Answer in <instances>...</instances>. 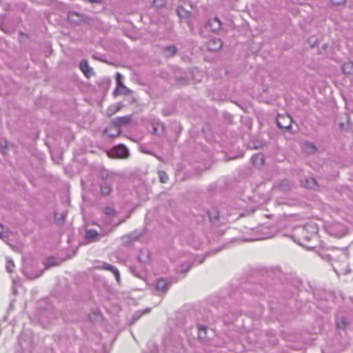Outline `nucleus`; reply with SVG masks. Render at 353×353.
I'll list each match as a JSON object with an SVG mask.
<instances>
[{
	"mask_svg": "<svg viewBox=\"0 0 353 353\" xmlns=\"http://www.w3.org/2000/svg\"><path fill=\"white\" fill-rule=\"evenodd\" d=\"M317 225L314 223H307L304 225L297 226L292 234V238L298 244L310 250L315 245H308L307 243L317 240Z\"/></svg>",
	"mask_w": 353,
	"mask_h": 353,
	"instance_id": "obj_1",
	"label": "nucleus"
},
{
	"mask_svg": "<svg viewBox=\"0 0 353 353\" xmlns=\"http://www.w3.org/2000/svg\"><path fill=\"white\" fill-rule=\"evenodd\" d=\"M122 78V75L117 72L116 76L117 88L114 91V94L115 96L121 94L130 95L132 93V90L123 83Z\"/></svg>",
	"mask_w": 353,
	"mask_h": 353,
	"instance_id": "obj_2",
	"label": "nucleus"
},
{
	"mask_svg": "<svg viewBox=\"0 0 353 353\" xmlns=\"http://www.w3.org/2000/svg\"><path fill=\"white\" fill-rule=\"evenodd\" d=\"M276 123L280 128L290 130L292 123V119L289 115H279L276 119Z\"/></svg>",
	"mask_w": 353,
	"mask_h": 353,
	"instance_id": "obj_3",
	"label": "nucleus"
},
{
	"mask_svg": "<svg viewBox=\"0 0 353 353\" xmlns=\"http://www.w3.org/2000/svg\"><path fill=\"white\" fill-rule=\"evenodd\" d=\"M112 152L118 158H126L129 155L128 149L123 144H119L114 146Z\"/></svg>",
	"mask_w": 353,
	"mask_h": 353,
	"instance_id": "obj_4",
	"label": "nucleus"
},
{
	"mask_svg": "<svg viewBox=\"0 0 353 353\" xmlns=\"http://www.w3.org/2000/svg\"><path fill=\"white\" fill-rule=\"evenodd\" d=\"M221 28V22L218 17H214L208 20L205 24V28L211 32H216Z\"/></svg>",
	"mask_w": 353,
	"mask_h": 353,
	"instance_id": "obj_5",
	"label": "nucleus"
},
{
	"mask_svg": "<svg viewBox=\"0 0 353 353\" xmlns=\"http://www.w3.org/2000/svg\"><path fill=\"white\" fill-rule=\"evenodd\" d=\"M223 43L220 39L212 38L206 43V47L209 51H217L222 47Z\"/></svg>",
	"mask_w": 353,
	"mask_h": 353,
	"instance_id": "obj_6",
	"label": "nucleus"
},
{
	"mask_svg": "<svg viewBox=\"0 0 353 353\" xmlns=\"http://www.w3.org/2000/svg\"><path fill=\"white\" fill-rule=\"evenodd\" d=\"M120 133H121V129L119 128L118 127H117L116 125H114L112 123L110 125L107 127L103 132V134L105 136H108L111 138H114V137H118L120 134Z\"/></svg>",
	"mask_w": 353,
	"mask_h": 353,
	"instance_id": "obj_7",
	"label": "nucleus"
},
{
	"mask_svg": "<svg viewBox=\"0 0 353 353\" xmlns=\"http://www.w3.org/2000/svg\"><path fill=\"white\" fill-rule=\"evenodd\" d=\"M79 67L86 77L90 78L94 75V72L93 71V69L90 67L87 60H82L80 62Z\"/></svg>",
	"mask_w": 353,
	"mask_h": 353,
	"instance_id": "obj_8",
	"label": "nucleus"
},
{
	"mask_svg": "<svg viewBox=\"0 0 353 353\" xmlns=\"http://www.w3.org/2000/svg\"><path fill=\"white\" fill-rule=\"evenodd\" d=\"M131 121V116L127 115L124 117H117L112 121V123L121 129V127L128 124Z\"/></svg>",
	"mask_w": 353,
	"mask_h": 353,
	"instance_id": "obj_9",
	"label": "nucleus"
},
{
	"mask_svg": "<svg viewBox=\"0 0 353 353\" xmlns=\"http://www.w3.org/2000/svg\"><path fill=\"white\" fill-rule=\"evenodd\" d=\"M99 268L101 269L112 272L114 274L116 279L118 281H119V279H120L119 272L114 266L110 265L107 263H103Z\"/></svg>",
	"mask_w": 353,
	"mask_h": 353,
	"instance_id": "obj_10",
	"label": "nucleus"
},
{
	"mask_svg": "<svg viewBox=\"0 0 353 353\" xmlns=\"http://www.w3.org/2000/svg\"><path fill=\"white\" fill-rule=\"evenodd\" d=\"M112 181H103L101 184V194L106 196L112 192Z\"/></svg>",
	"mask_w": 353,
	"mask_h": 353,
	"instance_id": "obj_11",
	"label": "nucleus"
},
{
	"mask_svg": "<svg viewBox=\"0 0 353 353\" xmlns=\"http://www.w3.org/2000/svg\"><path fill=\"white\" fill-rule=\"evenodd\" d=\"M156 289L160 292H165L170 284L163 279H159L156 281Z\"/></svg>",
	"mask_w": 353,
	"mask_h": 353,
	"instance_id": "obj_12",
	"label": "nucleus"
},
{
	"mask_svg": "<svg viewBox=\"0 0 353 353\" xmlns=\"http://www.w3.org/2000/svg\"><path fill=\"white\" fill-rule=\"evenodd\" d=\"M99 233L94 230H89L86 232L85 239L89 242H94L98 240Z\"/></svg>",
	"mask_w": 353,
	"mask_h": 353,
	"instance_id": "obj_13",
	"label": "nucleus"
},
{
	"mask_svg": "<svg viewBox=\"0 0 353 353\" xmlns=\"http://www.w3.org/2000/svg\"><path fill=\"white\" fill-rule=\"evenodd\" d=\"M252 163L255 166H260L263 165L264 161V156L261 153H258L252 156Z\"/></svg>",
	"mask_w": 353,
	"mask_h": 353,
	"instance_id": "obj_14",
	"label": "nucleus"
},
{
	"mask_svg": "<svg viewBox=\"0 0 353 353\" xmlns=\"http://www.w3.org/2000/svg\"><path fill=\"white\" fill-rule=\"evenodd\" d=\"M177 52V49L174 46H167L164 48L163 52L165 57H170L174 56Z\"/></svg>",
	"mask_w": 353,
	"mask_h": 353,
	"instance_id": "obj_15",
	"label": "nucleus"
},
{
	"mask_svg": "<svg viewBox=\"0 0 353 353\" xmlns=\"http://www.w3.org/2000/svg\"><path fill=\"white\" fill-rule=\"evenodd\" d=\"M278 187L282 191H288L291 188L292 183L288 179H284L279 182Z\"/></svg>",
	"mask_w": 353,
	"mask_h": 353,
	"instance_id": "obj_16",
	"label": "nucleus"
},
{
	"mask_svg": "<svg viewBox=\"0 0 353 353\" xmlns=\"http://www.w3.org/2000/svg\"><path fill=\"white\" fill-rule=\"evenodd\" d=\"M342 70L343 73L346 74H350L353 73V63L346 62L342 65Z\"/></svg>",
	"mask_w": 353,
	"mask_h": 353,
	"instance_id": "obj_17",
	"label": "nucleus"
},
{
	"mask_svg": "<svg viewBox=\"0 0 353 353\" xmlns=\"http://www.w3.org/2000/svg\"><path fill=\"white\" fill-rule=\"evenodd\" d=\"M122 108V105L121 103H116L113 104L111 106L109 107V108L107 110L108 114L111 116L114 114V113L119 111Z\"/></svg>",
	"mask_w": 353,
	"mask_h": 353,
	"instance_id": "obj_18",
	"label": "nucleus"
},
{
	"mask_svg": "<svg viewBox=\"0 0 353 353\" xmlns=\"http://www.w3.org/2000/svg\"><path fill=\"white\" fill-rule=\"evenodd\" d=\"M141 234L138 231H134L125 235V239H130L134 242L139 239Z\"/></svg>",
	"mask_w": 353,
	"mask_h": 353,
	"instance_id": "obj_19",
	"label": "nucleus"
},
{
	"mask_svg": "<svg viewBox=\"0 0 353 353\" xmlns=\"http://www.w3.org/2000/svg\"><path fill=\"white\" fill-rule=\"evenodd\" d=\"M101 179L103 181H112V180H113V174L110 173L107 170L102 171L101 173Z\"/></svg>",
	"mask_w": 353,
	"mask_h": 353,
	"instance_id": "obj_20",
	"label": "nucleus"
},
{
	"mask_svg": "<svg viewBox=\"0 0 353 353\" xmlns=\"http://www.w3.org/2000/svg\"><path fill=\"white\" fill-rule=\"evenodd\" d=\"M303 149L307 153H313L316 151L315 146L309 142H306L303 144Z\"/></svg>",
	"mask_w": 353,
	"mask_h": 353,
	"instance_id": "obj_21",
	"label": "nucleus"
},
{
	"mask_svg": "<svg viewBox=\"0 0 353 353\" xmlns=\"http://www.w3.org/2000/svg\"><path fill=\"white\" fill-rule=\"evenodd\" d=\"M198 336L201 340H204L205 338L206 327L204 325H198Z\"/></svg>",
	"mask_w": 353,
	"mask_h": 353,
	"instance_id": "obj_22",
	"label": "nucleus"
},
{
	"mask_svg": "<svg viewBox=\"0 0 353 353\" xmlns=\"http://www.w3.org/2000/svg\"><path fill=\"white\" fill-rule=\"evenodd\" d=\"M316 185V181L314 178H307L304 186L308 188H313Z\"/></svg>",
	"mask_w": 353,
	"mask_h": 353,
	"instance_id": "obj_23",
	"label": "nucleus"
},
{
	"mask_svg": "<svg viewBox=\"0 0 353 353\" xmlns=\"http://www.w3.org/2000/svg\"><path fill=\"white\" fill-rule=\"evenodd\" d=\"M14 266V265L13 261L10 258L7 257L6 258V268L7 271L9 273L12 272Z\"/></svg>",
	"mask_w": 353,
	"mask_h": 353,
	"instance_id": "obj_24",
	"label": "nucleus"
},
{
	"mask_svg": "<svg viewBox=\"0 0 353 353\" xmlns=\"http://www.w3.org/2000/svg\"><path fill=\"white\" fill-rule=\"evenodd\" d=\"M347 324V319L345 317H342L339 319L336 322L337 327L339 329H345Z\"/></svg>",
	"mask_w": 353,
	"mask_h": 353,
	"instance_id": "obj_25",
	"label": "nucleus"
},
{
	"mask_svg": "<svg viewBox=\"0 0 353 353\" xmlns=\"http://www.w3.org/2000/svg\"><path fill=\"white\" fill-rule=\"evenodd\" d=\"M8 149V142L7 141H1L0 142V150L3 154L6 155Z\"/></svg>",
	"mask_w": 353,
	"mask_h": 353,
	"instance_id": "obj_26",
	"label": "nucleus"
},
{
	"mask_svg": "<svg viewBox=\"0 0 353 353\" xmlns=\"http://www.w3.org/2000/svg\"><path fill=\"white\" fill-rule=\"evenodd\" d=\"M191 268V265L189 263H184L181 264L180 266V272L185 273L187 272Z\"/></svg>",
	"mask_w": 353,
	"mask_h": 353,
	"instance_id": "obj_27",
	"label": "nucleus"
},
{
	"mask_svg": "<svg viewBox=\"0 0 353 353\" xmlns=\"http://www.w3.org/2000/svg\"><path fill=\"white\" fill-rule=\"evenodd\" d=\"M104 212L107 216H112L116 215V212H115L114 209L111 207H109V206H108L105 208Z\"/></svg>",
	"mask_w": 353,
	"mask_h": 353,
	"instance_id": "obj_28",
	"label": "nucleus"
},
{
	"mask_svg": "<svg viewBox=\"0 0 353 353\" xmlns=\"http://www.w3.org/2000/svg\"><path fill=\"white\" fill-rule=\"evenodd\" d=\"M159 176L160 181L161 183L167 182V181L168 179V176L165 172H163V171L159 172Z\"/></svg>",
	"mask_w": 353,
	"mask_h": 353,
	"instance_id": "obj_29",
	"label": "nucleus"
},
{
	"mask_svg": "<svg viewBox=\"0 0 353 353\" xmlns=\"http://www.w3.org/2000/svg\"><path fill=\"white\" fill-rule=\"evenodd\" d=\"M177 13L180 17H185L188 15V12L183 8H178Z\"/></svg>",
	"mask_w": 353,
	"mask_h": 353,
	"instance_id": "obj_30",
	"label": "nucleus"
},
{
	"mask_svg": "<svg viewBox=\"0 0 353 353\" xmlns=\"http://www.w3.org/2000/svg\"><path fill=\"white\" fill-rule=\"evenodd\" d=\"M149 311V309L145 310V311H139L137 312L133 316V320L134 321H137L138 320L141 316L144 313H146Z\"/></svg>",
	"mask_w": 353,
	"mask_h": 353,
	"instance_id": "obj_31",
	"label": "nucleus"
},
{
	"mask_svg": "<svg viewBox=\"0 0 353 353\" xmlns=\"http://www.w3.org/2000/svg\"><path fill=\"white\" fill-rule=\"evenodd\" d=\"M166 3V0H154V5L157 7H162Z\"/></svg>",
	"mask_w": 353,
	"mask_h": 353,
	"instance_id": "obj_32",
	"label": "nucleus"
},
{
	"mask_svg": "<svg viewBox=\"0 0 353 353\" xmlns=\"http://www.w3.org/2000/svg\"><path fill=\"white\" fill-rule=\"evenodd\" d=\"M123 243L126 246H130L132 244L133 241L130 239H125V235L122 236Z\"/></svg>",
	"mask_w": 353,
	"mask_h": 353,
	"instance_id": "obj_33",
	"label": "nucleus"
},
{
	"mask_svg": "<svg viewBox=\"0 0 353 353\" xmlns=\"http://www.w3.org/2000/svg\"><path fill=\"white\" fill-rule=\"evenodd\" d=\"M274 236L272 232H264L263 236L260 238L261 239H270Z\"/></svg>",
	"mask_w": 353,
	"mask_h": 353,
	"instance_id": "obj_34",
	"label": "nucleus"
},
{
	"mask_svg": "<svg viewBox=\"0 0 353 353\" xmlns=\"http://www.w3.org/2000/svg\"><path fill=\"white\" fill-rule=\"evenodd\" d=\"M79 17V15L75 13V12H70L69 14H68V19L72 21H75V20L74 19V17Z\"/></svg>",
	"mask_w": 353,
	"mask_h": 353,
	"instance_id": "obj_35",
	"label": "nucleus"
},
{
	"mask_svg": "<svg viewBox=\"0 0 353 353\" xmlns=\"http://www.w3.org/2000/svg\"><path fill=\"white\" fill-rule=\"evenodd\" d=\"M54 265V259L53 258H48L46 263V266L47 268L50 267Z\"/></svg>",
	"mask_w": 353,
	"mask_h": 353,
	"instance_id": "obj_36",
	"label": "nucleus"
},
{
	"mask_svg": "<svg viewBox=\"0 0 353 353\" xmlns=\"http://www.w3.org/2000/svg\"><path fill=\"white\" fill-rule=\"evenodd\" d=\"M332 3L335 5H339L341 3H345L346 0H331Z\"/></svg>",
	"mask_w": 353,
	"mask_h": 353,
	"instance_id": "obj_37",
	"label": "nucleus"
},
{
	"mask_svg": "<svg viewBox=\"0 0 353 353\" xmlns=\"http://www.w3.org/2000/svg\"><path fill=\"white\" fill-rule=\"evenodd\" d=\"M5 237L3 227L1 224H0V239H3Z\"/></svg>",
	"mask_w": 353,
	"mask_h": 353,
	"instance_id": "obj_38",
	"label": "nucleus"
},
{
	"mask_svg": "<svg viewBox=\"0 0 353 353\" xmlns=\"http://www.w3.org/2000/svg\"><path fill=\"white\" fill-rule=\"evenodd\" d=\"M94 314L96 315V319H98L99 317H100V312H99V310H95L94 311Z\"/></svg>",
	"mask_w": 353,
	"mask_h": 353,
	"instance_id": "obj_39",
	"label": "nucleus"
},
{
	"mask_svg": "<svg viewBox=\"0 0 353 353\" xmlns=\"http://www.w3.org/2000/svg\"><path fill=\"white\" fill-rule=\"evenodd\" d=\"M90 3H101L103 0H88Z\"/></svg>",
	"mask_w": 353,
	"mask_h": 353,
	"instance_id": "obj_40",
	"label": "nucleus"
},
{
	"mask_svg": "<svg viewBox=\"0 0 353 353\" xmlns=\"http://www.w3.org/2000/svg\"><path fill=\"white\" fill-rule=\"evenodd\" d=\"M203 261H204V259L203 257L201 259L195 260V263H197L198 264H200V263H203Z\"/></svg>",
	"mask_w": 353,
	"mask_h": 353,
	"instance_id": "obj_41",
	"label": "nucleus"
},
{
	"mask_svg": "<svg viewBox=\"0 0 353 353\" xmlns=\"http://www.w3.org/2000/svg\"><path fill=\"white\" fill-rule=\"evenodd\" d=\"M38 276H39V274H37V275H36V276H34L27 275V277H28V279H35V278H37V277H38Z\"/></svg>",
	"mask_w": 353,
	"mask_h": 353,
	"instance_id": "obj_42",
	"label": "nucleus"
},
{
	"mask_svg": "<svg viewBox=\"0 0 353 353\" xmlns=\"http://www.w3.org/2000/svg\"><path fill=\"white\" fill-rule=\"evenodd\" d=\"M123 221H124V219H121V220H120L117 223L114 224V226H117V225H118L119 224H120V223H123Z\"/></svg>",
	"mask_w": 353,
	"mask_h": 353,
	"instance_id": "obj_43",
	"label": "nucleus"
},
{
	"mask_svg": "<svg viewBox=\"0 0 353 353\" xmlns=\"http://www.w3.org/2000/svg\"><path fill=\"white\" fill-rule=\"evenodd\" d=\"M350 272V268H347L345 272V274H347Z\"/></svg>",
	"mask_w": 353,
	"mask_h": 353,
	"instance_id": "obj_44",
	"label": "nucleus"
},
{
	"mask_svg": "<svg viewBox=\"0 0 353 353\" xmlns=\"http://www.w3.org/2000/svg\"><path fill=\"white\" fill-rule=\"evenodd\" d=\"M265 230H267V228H264V227H262V228H261V231H263V232Z\"/></svg>",
	"mask_w": 353,
	"mask_h": 353,
	"instance_id": "obj_45",
	"label": "nucleus"
}]
</instances>
